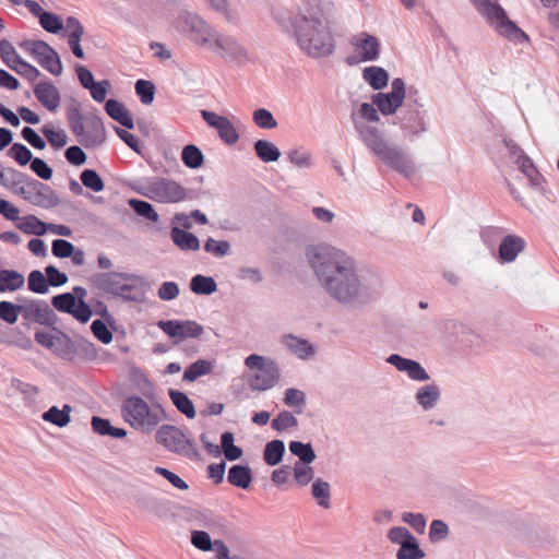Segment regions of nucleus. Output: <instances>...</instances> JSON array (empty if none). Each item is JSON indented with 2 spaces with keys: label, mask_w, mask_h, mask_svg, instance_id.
I'll use <instances>...</instances> for the list:
<instances>
[{
  "label": "nucleus",
  "mask_w": 559,
  "mask_h": 559,
  "mask_svg": "<svg viewBox=\"0 0 559 559\" xmlns=\"http://www.w3.org/2000/svg\"><path fill=\"white\" fill-rule=\"evenodd\" d=\"M307 258L321 287L344 306H364L379 294L358 275L355 260L346 252L329 245L307 249Z\"/></svg>",
  "instance_id": "f257e3e1"
},
{
  "label": "nucleus",
  "mask_w": 559,
  "mask_h": 559,
  "mask_svg": "<svg viewBox=\"0 0 559 559\" xmlns=\"http://www.w3.org/2000/svg\"><path fill=\"white\" fill-rule=\"evenodd\" d=\"M288 20L298 46L309 57L321 58L333 53L334 39L320 5H310L298 14L290 13Z\"/></svg>",
  "instance_id": "f03ea898"
},
{
  "label": "nucleus",
  "mask_w": 559,
  "mask_h": 559,
  "mask_svg": "<svg viewBox=\"0 0 559 559\" xmlns=\"http://www.w3.org/2000/svg\"><path fill=\"white\" fill-rule=\"evenodd\" d=\"M67 119L71 132L85 148L98 147L106 141V130L102 118L97 115L85 117L78 100L72 99L71 105L67 108Z\"/></svg>",
  "instance_id": "7ed1b4c3"
},
{
  "label": "nucleus",
  "mask_w": 559,
  "mask_h": 559,
  "mask_svg": "<svg viewBox=\"0 0 559 559\" xmlns=\"http://www.w3.org/2000/svg\"><path fill=\"white\" fill-rule=\"evenodd\" d=\"M350 118L360 141L380 162H384V133L371 124L380 121L379 110L369 103H362L357 112H352Z\"/></svg>",
  "instance_id": "20e7f679"
},
{
  "label": "nucleus",
  "mask_w": 559,
  "mask_h": 559,
  "mask_svg": "<svg viewBox=\"0 0 559 559\" xmlns=\"http://www.w3.org/2000/svg\"><path fill=\"white\" fill-rule=\"evenodd\" d=\"M471 2L499 35L514 43L528 41V36L508 17L500 5L490 0H471Z\"/></svg>",
  "instance_id": "39448f33"
},
{
  "label": "nucleus",
  "mask_w": 559,
  "mask_h": 559,
  "mask_svg": "<svg viewBox=\"0 0 559 559\" xmlns=\"http://www.w3.org/2000/svg\"><path fill=\"white\" fill-rule=\"evenodd\" d=\"M123 419L136 430L143 433L152 432L162 420L156 411H151L150 405L140 396H128L122 405Z\"/></svg>",
  "instance_id": "423d86ee"
},
{
  "label": "nucleus",
  "mask_w": 559,
  "mask_h": 559,
  "mask_svg": "<svg viewBox=\"0 0 559 559\" xmlns=\"http://www.w3.org/2000/svg\"><path fill=\"white\" fill-rule=\"evenodd\" d=\"M245 365L253 370L248 380L253 391L262 392L272 389L280 380V368L272 359L251 354L245 359Z\"/></svg>",
  "instance_id": "0eeeda50"
},
{
  "label": "nucleus",
  "mask_w": 559,
  "mask_h": 559,
  "mask_svg": "<svg viewBox=\"0 0 559 559\" xmlns=\"http://www.w3.org/2000/svg\"><path fill=\"white\" fill-rule=\"evenodd\" d=\"M141 193L163 203H177L195 198L194 190H187L175 180L158 177L150 180Z\"/></svg>",
  "instance_id": "6e6552de"
},
{
  "label": "nucleus",
  "mask_w": 559,
  "mask_h": 559,
  "mask_svg": "<svg viewBox=\"0 0 559 559\" xmlns=\"http://www.w3.org/2000/svg\"><path fill=\"white\" fill-rule=\"evenodd\" d=\"M155 439L169 452L191 460L200 459L194 443L185 436L180 428L174 425H162L156 431Z\"/></svg>",
  "instance_id": "1a4fd4ad"
},
{
  "label": "nucleus",
  "mask_w": 559,
  "mask_h": 559,
  "mask_svg": "<svg viewBox=\"0 0 559 559\" xmlns=\"http://www.w3.org/2000/svg\"><path fill=\"white\" fill-rule=\"evenodd\" d=\"M352 53L345 58L348 66H357L361 62L373 61L380 53L379 39L367 32L353 35L348 40Z\"/></svg>",
  "instance_id": "9d476101"
},
{
  "label": "nucleus",
  "mask_w": 559,
  "mask_h": 559,
  "mask_svg": "<svg viewBox=\"0 0 559 559\" xmlns=\"http://www.w3.org/2000/svg\"><path fill=\"white\" fill-rule=\"evenodd\" d=\"M176 27L182 33L191 34V38L201 46L212 47L213 29L200 15L192 12H181L176 21Z\"/></svg>",
  "instance_id": "9b49d317"
},
{
  "label": "nucleus",
  "mask_w": 559,
  "mask_h": 559,
  "mask_svg": "<svg viewBox=\"0 0 559 559\" xmlns=\"http://www.w3.org/2000/svg\"><path fill=\"white\" fill-rule=\"evenodd\" d=\"M22 301V317L26 321L47 326H53L57 323L58 317L47 302L36 299H23Z\"/></svg>",
  "instance_id": "f8f14e48"
},
{
  "label": "nucleus",
  "mask_w": 559,
  "mask_h": 559,
  "mask_svg": "<svg viewBox=\"0 0 559 559\" xmlns=\"http://www.w3.org/2000/svg\"><path fill=\"white\" fill-rule=\"evenodd\" d=\"M136 280V274L127 272H103L91 277L92 285L103 294L115 298L124 280Z\"/></svg>",
  "instance_id": "ddd939ff"
},
{
  "label": "nucleus",
  "mask_w": 559,
  "mask_h": 559,
  "mask_svg": "<svg viewBox=\"0 0 559 559\" xmlns=\"http://www.w3.org/2000/svg\"><path fill=\"white\" fill-rule=\"evenodd\" d=\"M201 116L210 127L217 130L218 136L227 145H233L239 140V134L228 118L210 110H201Z\"/></svg>",
  "instance_id": "4468645a"
},
{
  "label": "nucleus",
  "mask_w": 559,
  "mask_h": 559,
  "mask_svg": "<svg viewBox=\"0 0 559 559\" xmlns=\"http://www.w3.org/2000/svg\"><path fill=\"white\" fill-rule=\"evenodd\" d=\"M136 280H124L115 296L124 302L143 304L146 299L148 284L145 278L136 274Z\"/></svg>",
  "instance_id": "2eb2a0df"
},
{
  "label": "nucleus",
  "mask_w": 559,
  "mask_h": 559,
  "mask_svg": "<svg viewBox=\"0 0 559 559\" xmlns=\"http://www.w3.org/2000/svg\"><path fill=\"white\" fill-rule=\"evenodd\" d=\"M211 45L212 47L210 48L224 58L237 60L247 57L246 49L240 46L233 37L221 35L216 31L214 33V37H212Z\"/></svg>",
  "instance_id": "dca6fc26"
},
{
  "label": "nucleus",
  "mask_w": 559,
  "mask_h": 559,
  "mask_svg": "<svg viewBox=\"0 0 559 559\" xmlns=\"http://www.w3.org/2000/svg\"><path fill=\"white\" fill-rule=\"evenodd\" d=\"M34 57L38 63L53 75H60L63 67L58 52L47 43L37 44Z\"/></svg>",
  "instance_id": "f3484780"
},
{
  "label": "nucleus",
  "mask_w": 559,
  "mask_h": 559,
  "mask_svg": "<svg viewBox=\"0 0 559 559\" xmlns=\"http://www.w3.org/2000/svg\"><path fill=\"white\" fill-rule=\"evenodd\" d=\"M34 94L37 100L51 112H55L60 106V92L50 81L36 84L34 86Z\"/></svg>",
  "instance_id": "a211bd4d"
},
{
  "label": "nucleus",
  "mask_w": 559,
  "mask_h": 559,
  "mask_svg": "<svg viewBox=\"0 0 559 559\" xmlns=\"http://www.w3.org/2000/svg\"><path fill=\"white\" fill-rule=\"evenodd\" d=\"M52 307L62 313L71 314L75 320L81 323H87L90 320L84 313H81L80 307L76 304V298L71 293H62L51 298Z\"/></svg>",
  "instance_id": "6ab92c4d"
},
{
  "label": "nucleus",
  "mask_w": 559,
  "mask_h": 559,
  "mask_svg": "<svg viewBox=\"0 0 559 559\" xmlns=\"http://www.w3.org/2000/svg\"><path fill=\"white\" fill-rule=\"evenodd\" d=\"M386 362L395 366V368L400 371H404L407 376L416 381H426L429 379L426 370L420 366L419 362L403 358L400 355L393 354L386 358Z\"/></svg>",
  "instance_id": "aec40b11"
},
{
  "label": "nucleus",
  "mask_w": 559,
  "mask_h": 559,
  "mask_svg": "<svg viewBox=\"0 0 559 559\" xmlns=\"http://www.w3.org/2000/svg\"><path fill=\"white\" fill-rule=\"evenodd\" d=\"M105 111L106 114L115 121L120 123L126 129L132 130L134 129V120L130 114V111L124 107V105L115 99L110 98L105 102Z\"/></svg>",
  "instance_id": "412c9836"
},
{
  "label": "nucleus",
  "mask_w": 559,
  "mask_h": 559,
  "mask_svg": "<svg viewBox=\"0 0 559 559\" xmlns=\"http://www.w3.org/2000/svg\"><path fill=\"white\" fill-rule=\"evenodd\" d=\"M253 480V473L247 464H235L229 467L227 481L237 488L248 489Z\"/></svg>",
  "instance_id": "4be33fe9"
},
{
  "label": "nucleus",
  "mask_w": 559,
  "mask_h": 559,
  "mask_svg": "<svg viewBox=\"0 0 559 559\" xmlns=\"http://www.w3.org/2000/svg\"><path fill=\"white\" fill-rule=\"evenodd\" d=\"M525 248V241L514 235L504 237L499 247V257L502 262H512Z\"/></svg>",
  "instance_id": "5701e85b"
},
{
  "label": "nucleus",
  "mask_w": 559,
  "mask_h": 559,
  "mask_svg": "<svg viewBox=\"0 0 559 559\" xmlns=\"http://www.w3.org/2000/svg\"><path fill=\"white\" fill-rule=\"evenodd\" d=\"M170 237L173 242L182 251H197L200 249L199 238L177 226L171 227Z\"/></svg>",
  "instance_id": "b1692460"
},
{
  "label": "nucleus",
  "mask_w": 559,
  "mask_h": 559,
  "mask_svg": "<svg viewBox=\"0 0 559 559\" xmlns=\"http://www.w3.org/2000/svg\"><path fill=\"white\" fill-rule=\"evenodd\" d=\"M282 343L301 359H308L314 354L313 346L307 340L299 338L293 334L283 335Z\"/></svg>",
  "instance_id": "393cba45"
},
{
  "label": "nucleus",
  "mask_w": 559,
  "mask_h": 559,
  "mask_svg": "<svg viewBox=\"0 0 559 559\" xmlns=\"http://www.w3.org/2000/svg\"><path fill=\"white\" fill-rule=\"evenodd\" d=\"M31 177L22 171L16 170L12 167H3L0 170V185L12 190L17 194L19 188Z\"/></svg>",
  "instance_id": "a878e982"
},
{
  "label": "nucleus",
  "mask_w": 559,
  "mask_h": 559,
  "mask_svg": "<svg viewBox=\"0 0 559 559\" xmlns=\"http://www.w3.org/2000/svg\"><path fill=\"white\" fill-rule=\"evenodd\" d=\"M406 94L405 83L402 79H394L391 92L386 93V116L394 114L403 104Z\"/></svg>",
  "instance_id": "bb28decb"
},
{
  "label": "nucleus",
  "mask_w": 559,
  "mask_h": 559,
  "mask_svg": "<svg viewBox=\"0 0 559 559\" xmlns=\"http://www.w3.org/2000/svg\"><path fill=\"white\" fill-rule=\"evenodd\" d=\"M91 426L93 432L98 436H109L115 439H122L127 436L126 429L114 427L109 419L99 416L91 418Z\"/></svg>",
  "instance_id": "cd10ccee"
},
{
  "label": "nucleus",
  "mask_w": 559,
  "mask_h": 559,
  "mask_svg": "<svg viewBox=\"0 0 559 559\" xmlns=\"http://www.w3.org/2000/svg\"><path fill=\"white\" fill-rule=\"evenodd\" d=\"M71 412L72 407L69 404H64L61 409L58 406H51L43 413L41 418L59 428H63L71 421Z\"/></svg>",
  "instance_id": "c85d7f7f"
},
{
  "label": "nucleus",
  "mask_w": 559,
  "mask_h": 559,
  "mask_svg": "<svg viewBox=\"0 0 559 559\" xmlns=\"http://www.w3.org/2000/svg\"><path fill=\"white\" fill-rule=\"evenodd\" d=\"M25 284V277L15 270L0 269V293L15 292Z\"/></svg>",
  "instance_id": "c756f323"
},
{
  "label": "nucleus",
  "mask_w": 559,
  "mask_h": 559,
  "mask_svg": "<svg viewBox=\"0 0 559 559\" xmlns=\"http://www.w3.org/2000/svg\"><path fill=\"white\" fill-rule=\"evenodd\" d=\"M253 150L257 157L263 163L277 162L281 157L280 148L267 140H257L253 143Z\"/></svg>",
  "instance_id": "7c9ffc66"
},
{
  "label": "nucleus",
  "mask_w": 559,
  "mask_h": 559,
  "mask_svg": "<svg viewBox=\"0 0 559 559\" xmlns=\"http://www.w3.org/2000/svg\"><path fill=\"white\" fill-rule=\"evenodd\" d=\"M168 395H169L173 404L175 405V407L181 414H183L189 419H192L195 417V415H197L195 407H194L192 401L189 399V396L186 393L175 390V389H169Z\"/></svg>",
  "instance_id": "2f4dec72"
},
{
  "label": "nucleus",
  "mask_w": 559,
  "mask_h": 559,
  "mask_svg": "<svg viewBox=\"0 0 559 559\" xmlns=\"http://www.w3.org/2000/svg\"><path fill=\"white\" fill-rule=\"evenodd\" d=\"M36 206L41 209H53L61 204V200L57 192L48 185L39 181Z\"/></svg>",
  "instance_id": "473e14b6"
},
{
  "label": "nucleus",
  "mask_w": 559,
  "mask_h": 559,
  "mask_svg": "<svg viewBox=\"0 0 559 559\" xmlns=\"http://www.w3.org/2000/svg\"><path fill=\"white\" fill-rule=\"evenodd\" d=\"M15 225L27 235L44 236L47 233V223L32 214L20 218Z\"/></svg>",
  "instance_id": "72a5a7b5"
},
{
  "label": "nucleus",
  "mask_w": 559,
  "mask_h": 559,
  "mask_svg": "<svg viewBox=\"0 0 559 559\" xmlns=\"http://www.w3.org/2000/svg\"><path fill=\"white\" fill-rule=\"evenodd\" d=\"M311 495L318 506L323 509L331 508V485L322 478H317L311 486Z\"/></svg>",
  "instance_id": "f704fd0d"
},
{
  "label": "nucleus",
  "mask_w": 559,
  "mask_h": 559,
  "mask_svg": "<svg viewBox=\"0 0 559 559\" xmlns=\"http://www.w3.org/2000/svg\"><path fill=\"white\" fill-rule=\"evenodd\" d=\"M285 454V443L283 440L274 439L269 441L263 451V460L270 466L280 464Z\"/></svg>",
  "instance_id": "c9c22d12"
},
{
  "label": "nucleus",
  "mask_w": 559,
  "mask_h": 559,
  "mask_svg": "<svg viewBox=\"0 0 559 559\" xmlns=\"http://www.w3.org/2000/svg\"><path fill=\"white\" fill-rule=\"evenodd\" d=\"M189 287L197 295L207 296L217 290V283L212 276L197 274L191 278Z\"/></svg>",
  "instance_id": "e433bc0d"
},
{
  "label": "nucleus",
  "mask_w": 559,
  "mask_h": 559,
  "mask_svg": "<svg viewBox=\"0 0 559 559\" xmlns=\"http://www.w3.org/2000/svg\"><path fill=\"white\" fill-rule=\"evenodd\" d=\"M386 163L406 177H409L414 171L413 164L404 154L394 148H386Z\"/></svg>",
  "instance_id": "4c0bfd02"
},
{
  "label": "nucleus",
  "mask_w": 559,
  "mask_h": 559,
  "mask_svg": "<svg viewBox=\"0 0 559 559\" xmlns=\"http://www.w3.org/2000/svg\"><path fill=\"white\" fill-rule=\"evenodd\" d=\"M140 506L147 512L166 518L170 513V502L154 497H144L139 500Z\"/></svg>",
  "instance_id": "58836bf2"
},
{
  "label": "nucleus",
  "mask_w": 559,
  "mask_h": 559,
  "mask_svg": "<svg viewBox=\"0 0 559 559\" xmlns=\"http://www.w3.org/2000/svg\"><path fill=\"white\" fill-rule=\"evenodd\" d=\"M288 448L290 453L299 459V463L311 464L317 457L310 442L304 443L301 441H290Z\"/></svg>",
  "instance_id": "ea45409f"
},
{
  "label": "nucleus",
  "mask_w": 559,
  "mask_h": 559,
  "mask_svg": "<svg viewBox=\"0 0 559 559\" xmlns=\"http://www.w3.org/2000/svg\"><path fill=\"white\" fill-rule=\"evenodd\" d=\"M181 159L182 163L191 169H198L204 164V155L194 144H188L182 148Z\"/></svg>",
  "instance_id": "a19ab883"
},
{
  "label": "nucleus",
  "mask_w": 559,
  "mask_h": 559,
  "mask_svg": "<svg viewBox=\"0 0 559 559\" xmlns=\"http://www.w3.org/2000/svg\"><path fill=\"white\" fill-rule=\"evenodd\" d=\"M212 368L213 366L210 361L205 359H198L186 368L182 380L187 382H193L199 377L210 373Z\"/></svg>",
  "instance_id": "79ce46f5"
},
{
  "label": "nucleus",
  "mask_w": 559,
  "mask_h": 559,
  "mask_svg": "<svg viewBox=\"0 0 559 559\" xmlns=\"http://www.w3.org/2000/svg\"><path fill=\"white\" fill-rule=\"evenodd\" d=\"M0 58L11 70H17V63L22 60L14 46L7 39L0 40Z\"/></svg>",
  "instance_id": "37998d69"
},
{
  "label": "nucleus",
  "mask_w": 559,
  "mask_h": 559,
  "mask_svg": "<svg viewBox=\"0 0 559 559\" xmlns=\"http://www.w3.org/2000/svg\"><path fill=\"white\" fill-rule=\"evenodd\" d=\"M130 207L136 213V215L146 218L151 222H158L159 215L153 207L151 203L144 200L139 199H130L129 200Z\"/></svg>",
  "instance_id": "c03bdc74"
},
{
  "label": "nucleus",
  "mask_w": 559,
  "mask_h": 559,
  "mask_svg": "<svg viewBox=\"0 0 559 559\" xmlns=\"http://www.w3.org/2000/svg\"><path fill=\"white\" fill-rule=\"evenodd\" d=\"M27 288L35 294H47L49 292V282L46 274L39 270H33L27 277Z\"/></svg>",
  "instance_id": "a18cd8bd"
},
{
  "label": "nucleus",
  "mask_w": 559,
  "mask_h": 559,
  "mask_svg": "<svg viewBox=\"0 0 559 559\" xmlns=\"http://www.w3.org/2000/svg\"><path fill=\"white\" fill-rule=\"evenodd\" d=\"M8 156L13 158L20 166L31 165L33 159V153L31 150L22 143H13L7 152Z\"/></svg>",
  "instance_id": "49530a36"
},
{
  "label": "nucleus",
  "mask_w": 559,
  "mask_h": 559,
  "mask_svg": "<svg viewBox=\"0 0 559 559\" xmlns=\"http://www.w3.org/2000/svg\"><path fill=\"white\" fill-rule=\"evenodd\" d=\"M135 94L144 105H151L154 100L156 87L153 82L139 79L134 84Z\"/></svg>",
  "instance_id": "de8ad7c7"
},
{
  "label": "nucleus",
  "mask_w": 559,
  "mask_h": 559,
  "mask_svg": "<svg viewBox=\"0 0 559 559\" xmlns=\"http://www.w3.org/2000/svg\"><path fill=\"white\" fill-rule=\"evenodd\" d=\"M82 185L93 192H100L105 188L104 180L95 169H84L80 175Z\"/></svg>",
  "instance_id": "09e8293b"
},
{
  "label": "nucleus",
  "mask_w": 559,
  "mask_h": 559,
  "mask_svg": "<svg viewBox=\"0 0 559 559\" xmlns=\"http://www.w3.org/2000/svg\"><path fill=\"white\" fill-rule=\"evenodd\" d=\"M22 311L23 304L16 305L7 300L0 301V319L8 324H14L17 321L19 316L22 314Z\"/></svg>",
  "instance_id": "8fccbe9b"
},
{
  "label": "nucleus",
  "mask_w": 559,
  "mask_h": 559,
  "mask_svg": "<svg viewBox=\"0 0 559 559\" xmlns=\"http://www.w3.org/2000/svg\"><path fill=\"white\" fill-rule=\"evenodd\" d=\"M416 399L424 408H431L439 399V390L436 385H425L418 390Z\"/></svg>",
  "instance_id": "3c124183"
},
{
  "label": "nucleus",
  "mask_w": 559,
  "mask_h": 559,
  "mask_svg": "<svg viewBox=\"0 0 559 559\" xmlns=\"http://www.w3.org/2000/svg\"><path fill=\"white\" fill-rule=\"evenodd\" d=\"M40 131L45 135L51 147L59 150L66 146L68 136L64 130H55L49 126H44Z\"/></svg>",
  "instance_id": "603ef678"
},
{
  "label": "nucleus",
  "mask_w": 559,
  "mask_h": 559,
  "mask_svg": "<svg viewBox=\"0 0 559 559\" xmlns=\"http://www.w3.org/2000/svg\"><path fill=\"white\" fill-rule=\"evenodd\" d=\"M362 76L373 90L384 88V68L368 67L364 70Z\"/></svg>",
  "instance_id": "864d4df0"
},
{
  "label": "nucleus",
  "mask_w": 559,
  "mask_h": 559,
  "mask_svg": "<svg viewBox=\"0 0 559 559\" xmlns=\"http://www.w3.org/2000/svg\"><path fill=\"white\" fill-rule=\"evenodd\" d=\"M108 326L104 319H96L91 324L93 335L103 344H109L114 338L112 332Z\"/></svg>",
  "instance_id": "5fc2aeb1"
},
{
  "label": "nucleus",
  "mask_w": 559,
  "mask_h": 559,
  "mask_svg": "<svg viewBox=\"0 0 559 559\" xmlns=\"http://www.w3.org/2000/svg\"><path fill=\"white\" fill-rule=\"evenodd\" d=\"M40 26L48 33L59 34L63 28L61 19L51 12L46 11L39 19Z\"/></svg>",
  "instance_id": "6e6d98bb"
},
{
  "label": "nucleus",
  "mask_w": 559,
  "mask_h": 559,
  "mask_svg": "<svg viewBox=\"0 0 559 559\" xmlns=\"http://www.w3.org/2000/svg\"><path fill=\"white\" fill-rule=\"evenodd\" d=\"M88 304L91 306L92 316H99L111 329H116V319L109 312L107 305L103 300L91 299Z\"/></svg>",
  "instance_id": "4d7b16f0"
},
{
  "label": "nucleus",
  "mask_w": 559,
  "mask_h": 559,
  "mask_svg": "<svg viewBox=\"0 0 559 559\" xmlns=\"http://www.w3.org/2000/svg\"><path fill=\"white\" fill-rule=\"evenodd\" d=\"M252 119L253 122L261 129H274L277 127V121L275 120L273 114L265 108L255 109L253 111Z\"/></svg>",
  "instance_id": "13d9d810"
},
{
  "label": "nucleus",
  "mask_w": 559,
  "mask_h": 559,
  "mask_svg": "<svg viewBox=\"0 0 559 559\" xmlns=\"http://www.w3.org/2000/svg\"><path fill=\"white\" fill-rule=\"evenodd\" d=\"M190 540L197 549L202 551H210L214 547V542H212L210 534L202 530L191 531Z\"/></svg>",
  "instance_id": "bf43d9fd"
},
{
  "label": "nucleus",
  "mask_w": 559,
  "mask_h": 559,
  "mask_svg": "<svg viewBox=\"0 0 559 559\" xmlns=\"http://www.w3.org/2000/svg\"><path fill=\"white\" fill-rule=\"evenodd\" d=\"M396 557L397 559H423L425 557V552L420 549L415 538L409 543H403V546L400 547Z\"/></svg>",
  "instance_id": "052dcab7"
},
{
  "label": "nucleus",
  "mask_w": 559,
  "mask_h": 559,
  "mask_svg": "<svg viewBox=\"0 0 559 559\" xmlns=\"http://www.w3.org/2000/svg\"><path fill=\"white\" fill-rule=\"evenodd\" d=\"M297 425V418L288 411L281 412L271 423L272 428L276 431H283Z\"/></svg>",
  "instance_id": "680f3d73"
},
{
  "label": "nucleus",
  "mask_w": 559,
  "mask_h": 559,
  "mask_svg": "<svg viewBox=\"0 0 559 559\" xmlns=\"http://www.w3.org/2000/svg\"><path fill=\"white\" fill-rule=\"evenodd\" d=\"M284 403L289 407L299 408L297 413H301L306 405V394L298 389L289 388L285 391Z\"/></svg>",
  "instance_id": "e2e57ef3"
},
{
  "label": "nucleus",
  "mask_w": 559,
  "mask_h": 559,
  "mask_svg": "<svg viewBox=\"0 0 559 559\" xmlns=\"http://www.w3.org/2000/svg\"><path fill=\"white\" fill-rule=\"evenodd\" d=\"M204 250L217 258H222L229 253L230 245L226 240H215L213 238H207L204 243Z\"/></svg>",
  "instance_id": "0e129e2a"
},
{
  "label": "nucleus",
  "mask_w": 559,
  "mask_h": 559,
  "mask_svg": "<svg viewBox=\"0 0 559 559\" xmlns=\"http://www.w3.org/2000/svg\"><path fill=\"white\" fill-rule=\"evenodd\" d=\"M294 477L298 485L307 486L313 478V468L310 464L296 462L294 466Z\"/></svg>",
  "instance_id": "69168bd1"
},
{
  "label": "nucleus",
  "mask_w": 559,
  "mask_h": 559,
  "mask_svg": "<svg viewBox=\"0 0 559 559\" xmlns=\"http://www.w3.org/2000/svg\"><path fill=\"white\" fill-rule=\"evenodd\" d=\"M35 185H39V180L29 178L24 186L19 188L17 194L21 195L25 201L36 206L38 188Z\"/></svg>",
  "instance_id": "338daca9"
},
{
  "label": "nucleus",
  "mask_w": 559,
  "mask_h": 559,
  "mask_svg": "<svg viewBox=\"0 0 559 559\" xmlns=\"http://www.w3.org/2000/svg\"><path fill=\"white\" fill-rule=\"evenodd\" d=\"M29 167L41 180H50L53 176L52 168L40 157H35Z\"/></svg>",
  "instance_id": "774afa93"
}]
</instances>
